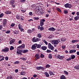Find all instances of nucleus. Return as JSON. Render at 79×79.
Listing matches in <instances>:
<instances>
[{
    "label": "nucleus",
    "mask_w": 79,
    "mask_h": 79,
    "mask_svg": "<svg viewBox=\"0 0 79 79\" xmlns=\"http://www.w3.org/2000/svg\"><path fill=\"white\" fill-rule=\"evenodd\" d=\"M37 36V37L39 38H37L36 39L35 37H33L31 40L33 42H39V41L40 40V38L42 37V34H41L40 33H38Z\"/></svg>",
    "instance_id": "nucleus-1"
},
{
    "label": "nucleus",
    "mask_w": 79,
    "mask_h": 79,
    "mask_svg": "<svg viewBox=\"0 0 79 79\" xmlns=\"http://www.w3.org/2000/svg\"><path fill=\"white\" fill-rule=\"evenodd\" d=\"M64 7H65V8H71L72 7V5L69 3H67V4H64Z\"/></svg>",
    "instance_id": "nucleus-2"
},
{
    "label": "nucleus",
    "mask_w": 79,
    "mask_h": 79,
    "mask_svg": "<svg viewBox=\"0 0 79 79\" xmlns=\"http://www.w3.org/2000/svg\"><path fill=\"white\" fill-rule=\"evenodd\" d=\"M48 48L49 49H51L52 50H54V47L50 43H49L48 44Z\"/></svg>",
    "instance_id": "nucleus-3"
},
{
    "label": "nucleus",
    "mask_w": 79,
    "mask_h": 79,
    "mask_svg": "<svg viewBox=\"0 0 79 79\" xmlns=\"http://www.w3.org/2000/svg\"><path fill=\"white\" fill-rule=\"evenodd\" d=\"M51 43L52 44H54V45H58L59 42L57 40H53L52 41Z\"/></svg>",
    "instance_id": "nucleus-4"
},
{
    "label": "nucleus",
    "mask_w": 79,
    "mask_h": 79,
    "mask_svg": "<svg viewBox=\"0 0 79 79\" xmlns=\"http://www.w3.org/2000/svg\"><path fill=\"white\" fill-rule=\"evenodd\" d=\"M9 51V48H8V47H6L4 49H2L1 50L2 52H5V53H7Z\"/></svg>",
    "instance_id": "nucleus-5"
},
{
    "label": "nucleus",
    "mask_w": 79,
    "mask_h": 79,
    "mask_svg": "<svg viewBox=\"0 0 79 79\" xmlns=\"http://www.w3.org/2000/svg\"><path fill=\"white\" fill-rule=\"evenodd\" d=\"M36 69H37V70H40V69H41L42 71H44L45 68L43 67L40 66L36 67Z\"/></svg>",
    "instance_id": "nucleus-6"
},
{
    "label": "nucleus",
    "mask_w": 79,
    "mask_h": 79,
    "mask_svg": "<svg viewBox=\"0 0 79 79\" xmlns=\"http://www.w3.org/2000/svg\"><path fill=\"white\" fill-rule=\"evenodd\" d=\"M45 21V19H42L40 20V26H42L44 24V22Z\"/></svg>",
    "instance_id": "nucleus-7"
},
{
    "label": "nucleus",
    "mask_w": 79,
    "mask_h": 79,
    "mask_svg": "<svg viewBox=\"0 0 79 79\" xmlns=\"http://www.w3.org/2000/svg\"><path fill=\"white\" fill-rule=\"evenodd\" d=\"M7 23V20L6 19H4L2 21V25L3 27H5Z\"/></svg>",
    "instance_id": "nucleus-8"
},
{
    "label": "nucleus",
    "mask_w": 79,
    "mask_h": 79,
    "mask_svg": "<svg viewBox=\"0 0 79 79\" xmlns=\"http://www.w3.org/2000/svg\"><path fill=\"white\" fill-rule=\"evenodd\" d=\"M57 57L59 60H63V59L64 58V56H60V55H57Z\"/></svg>",
    "instance_id": "nucleus-9"
},
{
    "label": "nucleus",
    "mask_w": 79,
    "mask_h": 79,
    "mask_svg": "<svg viewBox=\"0 0 79 79\" xmlns=\"http://www.w3.org/2000/svg\"><path fill=\"white\" fill-rule=\"evenodd\" d=\"M15 42V39H13L12 40H11L10 41V45H12V44H13Z\"/></svg>",
    "instance_id": "nucleus-10"
},
{
    "label": "nucleus",
    "mask_w": 79,
    "mask_h": 79,
    "mask_svg": "<svg viewBox=\"0 0 79 79\" xmlns=\"http://www.w3.org/2000/svg\"><path fill=\"white\" fill-rule=\"evenodd\" d=\"M16 54L18 55V56H21V55H22L23 54L20 52V51L17 50L16 52Z\"/></svg>",
    "instance_id": "nucleus-11"
},
{
    "label": "nucleus",
    "mask_w": 79,
    "mask_h": 79,
    "mask_svg": "<svg viewBox=\"0 0 79 79\" xmlns=\"http://www.w3.org/2000/svg\"><path fill=\"white\" fill-rule=\"evenodd\" d=\"M56 30V29L54 28L53 27H50L48 29V31H52V32L55 31Z\"/></svg>",
    "instance_id": "nucleus-12"
},
{
    "label": "nucleus",
    "mask_w": 79,
    "mask_h": 79,
    "mask_svg": "<svg viewBox=\"0 0 79 79\" xmlns=\"http://www.w3.org/2000/svg\"><path fill=\"white\" fill-rule=\"evenodd\" d=\"M35 57L36 58L35 59V60H37L40 58V57H39V54H36L35 56Z\"/></svg>",
    "instance_id": "nucleus-13"
},
{
    "label": "nucleus",
    "mask_w": 79,
    "mask_h": 79,
    "mask_svg": "<svg viewBox=\"0 0 79 79\" xmlns=\"http://www.w3.org/2000/svg\"><path fill=\"white\" fill-rule=\"evenodd\" d=\"M47 48V47L45 46H43L41 47V49L43 50H45Z\"/></svg>",
    "instance_id": "nucleus-14"
},
{
    "label": "nucleus",
    "mask_w": 79,
    "mask_h": 79,
    "mask_svg": "<svg viewBox=\"0 0 79 79\" xmlns=\"http://www.w3.org/2000/svg\"><path fill=\"white\" fill-rule=\"evenodd\" d=\"M5 58V57L3 56H0V61H3V60H4ZM1 58H2L1 59Z\"/></svg>",
    "instance_id": "nucleus-15"
},
{
    "label": "nucleus",
    "mask_w": 79,
    "mask_h": 79,
    "mask_svg": "<svg viewBox=\"0 0 79 79\" xmlns=\"http://www.w3.org/2000/svg\"><path fill=\"white\" fill-rule=\"evenodd\" d=\"M10 5H13L15 4V0H11L9 2Z\"/></svg>",
    "instance_id": "nucleus-16"
},
{
    "label": "nucleus",
    "mask_w": 79,
    "mask_h": 79,
    "mask_svg": "<svg viewBox=\"0 0 79 79\" xmlns=\"http://www.w3.org/2000/svg\"><path fill=\"white\" fill-rule=\"evenodd\" d=\"M49 74L50 76H55V74L53 73L52 71H49Z\"/></svg>",
    "instance_id": "nucleus-17"
},
{
    "label": "nucleus",
    "mask_w": 79,
    "mask_h": 79,
    "mask_svg": "<svg viewBox=\"0 0 79 79\" xmlns=\"http://www.w3.org/2000/svg\"><path fill=\"white\" fill-rule=\"evenodd\" d=\"M5 14H7V15H9L11 13V11L10 10H7L5 12Z\"/></svg>",
    "instance_id": "nucleus-18"
},
{
    "label": "nucleus",
    "mask_w": 79,
    "mask_h": 79,
    "mask_svg": "<svg viewBox=\"0 0 79 79\" xmlns=\"http://www.w3.org/2000/svg\"><path fill=\"white\" fill-rule=\"evenodd\" d=\"M60 79H66L65 76L63 75H62L60 77Z\"/></svg>",
    "instance_id": "nucleus-19"
},
{
    "label": "nucleus",
    "mask_w": 79,
    "mask_h": 79,
    "mask_svg": "<svg viewBox=\"0 0 79 79\" xmlns=\"http://www.w3.org/2000/svg\"><path fill=\"white\" fill-rule=\"evenodd\" d=\"M42 10V9L41 8L40 9L39 7H36L35 9V10H36V11H40V10Z\"/></svg>",
    "instance_id": "nucleus-20"
},
{
    "label": "nucleus",
    "mask_w": 79,
    "mask_h": 79,
    "mask_svg": "<svg viewBox=\"0 0 79 79\" xmlns=\"http://www.w3.org/2000/svg\"><path fill=\"white\" fill-rule=\"evenodd\" d=\"M29 50L27 49H24L23 51V53H27Z\"/></svg>",
    "instance_id": "nucleus-21"
},
{
    "label": "nucleus",
    "mask_w": 79,
    "mask_h": 79,
    "mask_svg": "<svg viewBox=\"0 0 79 79\" xmlns=\"http://www.w3.org/2000/svg\"><path fill=\"white\" fill-rule=\"evenodd\" d=\"M18 27L19 29H21V28H23V27L22 25L20 24V23H19L18 25Z\"/></svg>",
    "instance_id": "nucleus-22"
},
{
    "label": "nucleus",
    "mask_w": 79,
    "mask_h": 79,
    "mask_svg": "<svg viewBox=\"0 0 79 79\" xmlns=\"http://www.w3.org/2000/svg\"><path fill=\"white\" fill-rule=\"evenodd\" d=\"M79 42V40H73L72 41V43H76V42Z\"/></svg>",
    "instance_id": "nucleus-23"
},
{
    "label": "nucleus",
    "mask_w": 79,
    "mask_h": 79,
    "mask_svg": "<svg viewBox=\"0 0 79 79\" xmlns=\"http://www.w3.org/2000/svg\"><path fill=\"white\" fill-rule=\"evenodd\" d=\"M44 74L45 75L46 77H49V74L47 72H45L44 73Z\"/></svg>",
    "instance_id": "nucleus-24"
},
{
    "label": "nucleus",
    "mask_w": 79,
    "mask_h": 79,
    "mask_svg": "<svg viewBox=\"0 0 79 79\" xmlns=\"http://www.w3.org/2000/svg\"><path fill=\"white\" fill-rule=\"evenodd\" d=\"M32 33V31L31 29H28L27 31V33L28 34H31Z\"/></svg>",
    "instance_id": "nucleus-25"
},
{
    "label": "nucleus",
    "mask_w": 79,
    "mask_h": 79,
    "mask_svg": "<svg viewBox=\"0 0 79 79\" xmlns=\"http://www.w3.org/2000/svg\"><path fill=\"white\" fill-rule=\"evenodd\" d=\"M61 42H64L65 40H66V39L64 38H62L60 39Z\"/></svg>",
    "instance_id": "nucleus-26"
},
{
    "label": "nucleus",
    "mask_w": 79,
    "mask_h": 79,
    "mask_svg": "<svg viewBox=\"0 0 79 79\" xmlns=\"http://www.w3.org/2000/svg\"><path fill=\"white\" fill-rule=\"evenodd\" d=\"M20 75H22V76H24L25 75V74H26V73L24 71H22L20 73Z\"/></svg>",
    "instance_id": "nucleus-27"
},
{
    "label": "nucleus",
    "mask_w": 79,
    "mask_h": 79,
    "mask_svg": "<svg viewBox=\"0 0 79 79\" xmlns=\"http://www.w3.org/2000/svg\"><path fill=\"white\" fill-rule=\"evenodd\" d=\"M74 19V20H75V21H77L78 19H79V16H76V17H75Z\"/></svg>",
    "instance_id": "nucleus-28"
},
{
    "label": "nucleus",
    "mask_w": 79,
    "mask_h": 79,
    "mask_svg": "<svg viewBox=\"0 0 79 79\" xmlns=\"http://www.w3.org/2000/svg\"><path fill=\"white\" fill-rule=\"evenodd\" d=\"M37 48L36 47H35L34 45H32L31 47V49L32 50H35V49H36Z\"/></svg>",
    "instance_id": "nucleus-29"
},
{
    "label": "nucleus",
    "mask_w": 79,
    "mask_h": 79,
    "mask_svg": "<svg viewBox=\"0 0 79 79\" xmlns=\"http://www.w3.org/2000/svg\"><path fill=\"white\" fill-rule=\"evenodd\" d=\"M75 57H76V56L74 55H71V59L72 60L74 59V58H75Z\"/></svg>",
    "instance_id": "nucleus-30"
},
{
    "label": "nucleus",
    "mask_w": 79,
    "mask_h": 79,
    "mask_svg": "<svg viewBox=\"0 0 79 79\" xmlns=\"http://www.w3.org/2000/svg\"><path fill=\"white\" fill-rule=\"evenodd\" d=\"M16 18L17 19H20L21 17H19V15H16Z\"/></svg>",
    "instance_id": "nucleus-31"
},
{
    "label": "nucleus",
    "mask_w": 79,
    "mask_h": 79,
    "mask_svg": "<svg viewBox=\"0 0 79 79\" xmlns=\"http://www.w3.org/2000/svg\"><path fill=\"white\" fill-rule=\"evenodd\" d=\"M64 74H65V75H66L67 76H68V72L65 70L64 71Z\"/></svg>",
    "instance_id": "nucleus-32"
},
{
    "label": "nucleus",
    "mask_w": 79,
    "mask_h": 79,
    "mask_svg": "<svg viewBox=\"0 0 79 79\" xmlns=\"http://www.w3.org/2000/svg\"><path fill=\"white\" fill-rule=\"evenodd\" d=\"M6 79H13L12 76H10L7 77Z\"/></svg>",
    "instance_id": "nucleus-33"
},
{
    "label": "nucleus",
    "mask_w": 79,
    "mask_h": 79,
    "mask_svg": "<svg viewBox=\"0 0 79 79\" xmlns=\"http://www.w3.org/2000/svg\"><path fill=\"white\" fill-rule=\"evenodd\" d=\"M56 10H57V11H59V12L60 13H61V9L59 8H56Z\"/></svg>",
    "instance_id": "nucleus-34"
},
{
    "label": "nucleus",
    "mask_w": 79,
    "mask_h": 79,
    "mask_svg": "<svg viewBox=\"0 0 79 79\" xmlns=\"http://www.w3.org/2000/svg\"><path fill=\"white\" fill-rule=\"evenodd\" d=\"M74 68L75 69H77L78 70H79V66H75L74 67Z\"/></svg>",
    "instance_id": "nucleus-35"
},
{
    "label": "nucleus",
    "mask_w": 79,
    "mask_h": 79,
    "mask_svg": "<svg viewBox=\"0 0 79 79\" xmlns=\"http://www.w3.org/2000/svg\"><path fill=\"white\" fill-rule=\"evenodd\" d=\"M50 65L48 64H47L46 65L45 68H50Z\"/></svg>",
    "instance_id": "nucleus-36"
},
{
    "label": "nucleus",
    "mask_w": 79,
    "mask_h": 79,
    "mask_svg": "<svg viewBox=\"0 0 79 79\" xmlns=\"http://www.w3.org/2000/svg\"><path fill=\"white\" fill-rule=\"evenodd\" d=\"M34 20H39V18L38 17H34Z\"/></svg>",
    "instance_id": "nucleus-37"
},
{
    "label": "nucleus",
    "mask_w": 79,
    "mask_h": 79,
    "mask_svg": "<svg viewBox=\"0 0 79 79\" xmlns=\"http://www.w3.org/2000/svg\"><path fill=\"white\" fill-rule=\"evenodd\" d=\"M64 14H68V10H64Z\"/></svg>",
    "instance_id": "nucleus-38"
},
{
    "label": "nucleus",
    "mask_w": 79,
    "mask_h": 79,
    "mask_svg": "<svg viewBox=\"0 0 79 79\" xmlns=\"http://www.w3.org/2000/svg\"><path fill=\"white\" fill-rule=\"evenodd\" d=\"M21 60H23V61H26V60H27V59L26 58H20Z\"/></svg>",
    "instance_id": "nucleus-39"
},
{
    "label": "nucleus",
    "mask_w": 79,
    "mask_h": 79,
    "mask_svg": "<svg viewBox=\"0 0 79 79\" xmlns=\"http://www.w3.org/2000/svg\"><path fill=\"white\" fill-rule=\"evenodd\" d=\"M15 48L13 46H11L10 48V50H13Z\"/></svg>",
    "instance_id": "nucleus-40"
},
{
    "label": "nucleus",
    "mask_w": 79,
    "mask_h": 79,
    "mask_svg": "<svg viewBox=\"0 0 79 79\" xmlns=\"http://www.w3.org/2000/svg\"><path fill=\"white\" fill-rule=\"evenodd\" d=\"M39 12H40V11L36 10H35V12L36 13V14H37V15H40V14H39Z\"/></svg>",
    "instance_id": "nucleus-41"
},
{
    "label": "nucleus",
    "mask_w": 79,
    "mask_h": 79,
    "mask_svg": "<svg viewBox=\"0 0 79 79\" xmlns=\"http://www.w3.org/2000/svg\"><path fill=\"white\" fill-rule=\"evenodd\" d=\"M37 48H41V45L39 44H38Z\"/></svg>",
    "instance_id": "nucleus-42"
},
{
    "label": "nucleus",
    "mask_w": 79,
    "mask_h": 79,
    "mask_svg": "<svg viewBox=\"0 0 79 79\" xmlns=\"http://www.w3.org/2000/svg\"><path fill=\"white\" fill-rule=\"evenodd\" d=\"M48 58L50 59H52V56L51 54H49Z\"/></svg>",
    "instance_id": "nucleus-43"
},
{
    "label": "nucleus",
    "mask_w": 79,
    "mask_h": 79,
    "mask_svg": "<svg viewBox=\"0 0 79 79\" xmlns=\"http://www.w3.org/2000/svg\"><path fill=\"white\" fill-rule=\"evenodd\" d=\"M20 46L22 48H24V47H25V44H23Z\"/></svg>",
    "instance_id": "nucleus-44"
},
{
    "label": "nucleus",
    "mask_w": 79,
    "mask_h": 79,
    "mask_svg": "<svg viewBox=\"0 0 79 79\" xmlns=\"http://www.w3.org/2000/svg\"><path fill=\"white\" fill-rule=\"evenodd\" d=\"M19 29L20 31L21 32H24V29L23 28H22Z\"/></svg>",
    "instance_id": "nucleus-45"
},
{
    "label": "nucleus",
    "mask_w": 79,
    "mask_h": 79,
    "mask_svg": "<svg viewBox=\"0 0 79 79\" xmlns=\"http://www.w3.org/2000/svg\"><path fill=\"white\" fill-rule=\"evenodd\" d=\"M26 0H20V2H21V3H25L26 2Z\"/></svg>",
    "instance_id": "nucleus-46"
},
{
    "label": "nucleus",
    "mask_w": 79,
    "mask_h": 79,
    "mask_svg": "<svg viewBox=\"0 0 79 79\" xmlns=\"http://www.w3.org/2000/svg\"><path fill=\"white\" fill-rule=\"evenodd\" d=\"M40 31H43L44 30V28L43 26H41L40 27Z\"/></svg>",
    "instance_id": "nucleus-47"
},
{
    "label": "nucleus",
    "mask_w": 79,
    "mask_h": 79,
    "mask_svg": "<svg viewBox=\"0 0 79 79\" xmlns=\"http://www.w3.org/2000/svg\"><path fill=\"white\" fill-rule=\"evenodd\" d=\"M19 62L18 61H17L14 62V64H19Z\"/></svg>",
    "instance_id": "nucleus-48"
},
{
    "label": "nucleus",
    "mask_w": 79,
    "mask_h": 79,
    "mask_svg": "<svg viewBox=\"0 0 79 79\" xmlns=\"http://www.w3.org/2000/svg\"><path fill=\"white\" fill-rule=\"evenodd\" d=\"M4 16V15L3 13H2L0 14V18H2L3 16Z\"/></svg>",
    "instance_id": "nucleus-49"
},
{
    "label": "nucleus",
    "mask_w": 79,
    "mask_h": 79,
    "mask_svg": "<svg viewBox=\"0 0 79 79\" xmlns=\"http://www.w3.org/2000/svg\"><path fill=\"white\" fill-rule=\"evenodd\" d=\"M15 26V23H12L10 25L11 27H14Z\"/></svg>",
    "instance_id": "nucleus-50"
},
{
    "label": "nucleus",
    "mask_w": 79,
    "mask_h": 79,
    "mask_svg": "<svg viewBox=\"0 0 79 79\" xmlns=\"http://www.w3.org/2000/svg\"><path fill=\"white\" fill-rule=\"evenodd\" d=\"M10 32L11 31H10V30H7L6 33V34H10Z\"/></svg>",
    "instance_id": "nucleus-51"
},
{
    "label": "nucleus",
    "mask_w": 79,
    "mask_h": 79,
    "mask_svg": "<svg viewBox=\"0 0 79 79\" xmlns=\"http://www.w3.org/2000/svg\"><path fill=\"white\" fill-rule=\"evenodd\" d=\"M71 59L70 57H69V59H66V61H71Z\"/></svg>",
    "instance_id": "nucleus-52"
},
{
    "label": "nucleus",
    "mask_w": 79,
    "mask_h": 79,
    "mask_svg": "<svg viewBox=\"0 0 79 79\" xmlns=\"http://www.w3.org/2000/svg\"><path fill=\"white\" fill-rule=\"evenodd\" d=\"M21 17H22H22L20 18V19L21 20V21H23V20H24V17L21 16Z\"/></svg>",
    "instance_id": "nucleus-53"
},
{
    "label": "nucleus",
    "mask_w": 79,
    "mask_h": 79,
    "mask_svg": "<svg viewBox=\"0 0 79 79\" xmlns=\"http://www.w3.org/2000/svg\"><path fill=\"white\" fill-rule=\"evenodd\" d=\"M40 56L41 58H44V55H43L42 54H41Z\"/></svg>",
    "instance_id": "nucleus-54"
},
{
    "label": "nucleus",
    "mask_w": 79,
    "mask_h": 79,
    "mask_svg": "<svg viewBox=\"0 0 79 79\" xmlns=\"http://www.w3.org/2000/svg\"><path fill=\"white\" fill-rule=\"evenodd\" d=\"M44 42L46 45H48V43L45 40H44Z\"/></svg>",
    "instance_id": "nucleus-55"
},
{
    "label": "nucleus",
    "mask_w": 79,
    "mask_h": 79,
    "mask_svg": "<svg viewBox=\"0 0 79 79\" xmlns=\"http://www.w3.org/2000/svg\"><path fill=\"white\" fill-rule=\"evenodd\" d=\"M5 59L6 61H8V56H6L5 58Z\"/></svg>",
    "instance_id": "nucleus-56"
},
{
    "label": "nucleus",
    "mask_w": 79,
    "mask_h": 79,
    "mask_svg": "<svg viewBox=\"0 0 79 79\" xmlns=\"http://www.w3.org/2000/svg\"><path fill=\"white\" fill-rule=\"evenodd\" d=\"M47 53H50V52H52V51L51 50L48 49L46 51Z\"/></svg>",
    "instance_id": "nucleus-57"
},
{
    "label": "nucleus",
    "mask_w": 79,
    "mask_h": 79,
    "mask_svg": "<svg viewBox=\"0 0 79 79\" xmlns=\"http://www.w3.org/2000/svg\"><path fill=\"white\" fill-rule=\"evenodd\" d=\"M26 10H21V11L22 12V13H25V12H26Z\"/></svg>",
    "instance_id": "nucleus-58"
},
{
    "label": "nucleus",
    "mask_w": 79,
    "mask_h": 79,
    "mask_svg": "<svg viewBox=\"0 0 79 79\" xmlns=\"http://www.w3.org/2000/svg\"><path fill=\"white\" fill-rule=\"evenodd\" d=\"M29 15H30V16H32V12H30L29 13Z\"/></svg>",
    "instance_id": "nucleus-59"
},
{
    "label": "nucleus",
    "mask_w": 79,
    "mask_h": 79,
    "mask_svg": "<svg viewBox=\"0 0 79 79\" xmlns=\"http://www.w3.org/2000/svg\"><path fill=\"white\" fill-rule=\"evenodd\" d=\"M19 44H21L22 43V41L20 40H19L18 42Z\"/></svg>",
    "instance_id": "nucleus-60"
},
{
    "label": "nucleus",
    "mask_w": 79,
    "mask_h": 79,
    "mask_svg": "<svg viewBox=\"0 0 79 79\" xmlns=\"http://www.w3.org/2000/svg\"><path fill=\"white\" fill-rule=\"evenodd\" d=\"M14 4H12L11 5H12V8H15L16 6H15V4L14 5Z\"/></svg>",
    "instance_id": "nucleus-61"
},
{
    "label": "nucleus",
    "mask_w": 79,
    "mask_h": 79,
    "mask_svg": "<svg viewBox=\"0 0 79 79\" xmlns=\"http://www.w3.org/2000/svg\"><path fill=\"white\" fill-rule=\"evenodd\" d=\"M65 46H64V45H62V49H64L65 48Z\"/></svg>",
    "instance_id": "nucleus-62"
},
{
    "label": "nucleus",
    "mask_w": 79,
    "mask_h": 79,
    "mask_svg": "<svg viewBox=\"0 0 79 79\" xmlns=\"http://www.w3.org/2000/svg\"><path fill=\"white\" fill-rule=\"evenodd\" d=\"M37 44H33V45H34L35 47H37Z\"/></svg>",
    "instance_id": "nucleus-63"
},
{
    "label": "nucleus",
    "mask_w": 79,
    "mask_h": 79,
    "mask_svg": "<svg viewBox=\"0 0 79 79\" xmlns=\"http://www.w3.org/2000/svg\"><path fill=\"white\" fill-rule=\"evenodd\" d=\"M15 72L16 73H17L18 72V69H16L15 70Z\"/></svg>",
    "instance_id": "nucleus-64"
}]
</instances>
